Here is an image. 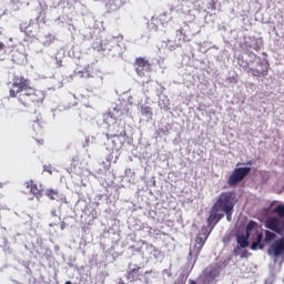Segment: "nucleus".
<instances>
[{"label": "nucleus", "instance_id": "6ab92c4d", "mask_svg": "<svg viewBox=\"0 0 284 284\" xmlns=\"http://www.w3.org/2000/svg\"><path fill=\"white\" fill-rule=\"evenodd\" d=\"M103 121H104V123H106V125H110L111 123H114L115 119L112 113H105L103 115Z\"/></svg>", "mask_w": 284, "mask_h": 284}, {"label": "nucleus", "instance_id": "393cba45", "mask_svg": "<svg viewBox=\"0 0 284 284\" xmlns=\"http://www.w3.org/2000/svg\"><path fill=\"white\" fill-rule=\"evenodd\" d=\"M40 145H43V140L39 141Z\"/></svg>", "mask_w": 284, "mask_h": 284}, {"label": "nucleus", "instance_id": "7ed1b4c3", "mask_svg": "<svg viewBox=\"0 0 284 284\" xmlns=\"http://www.w3.org/2000/svg\"><path fill=\"white\" fill-rule=\"evenodd\" d=\"M133 67L138 77H141L142 79L152 72V63L144 57L135 58Z\"/></svg>", "mask_w": 284, "mask_h": 284}, {"label": "nucleus", "instance_id": "f3484780", "mask_svg": "<svg viewBox=\"0 0 284 284\" xmlns=\"http://www.w3.org/2000/svg\"><path fill=\"white\" fill-rule=\"evenodd\" d=\"M273 214H276V216H278V219H282V221L284 222V204H278L277 206H275V209L273 210Z\"/></svg>", "mask_w": 284, "mask_h": 284}, {"label": "nucleus", "instance_id": "4be33fe9", "mask_svg": "<svg viewBox=\"0 0 284 284\" xmlns=\"http://www.w3.org/2000/svg\"><path fill=\"white\" fill-rule=\"evenodd\" d=\"M256 52H258V50H261V45L255 44V47L253 48Z\"/></svg>", "mask_w": 284, "mask_h": 284}, {"label": "nucleus", "instance_id": "bb28decb", "mask_svg": "<svg viewBox=\"0 0 284 284\" xmlns=\"http://www.w3.org/2000/svg\"><path fill=\"white\" fill-rule=\"evenodd\" d=\"M65 284H72V282L68 281V282H65Z\"/></svg>", "mask_w": 284, "mask_h": 284}, {"label": "nucleus", "instance_id": "9b49d317", "mask_svg": "<svg viewBox=\"0 0 284 284\" xmlns=\"http://www.w3.org/2000/svg\"><path fill=\"white\" fill-rule=\"evenodd\" d=\"M125 129L121 128V124H113L111 129L109 130V133H106V139H114V138H124L125 136Z\"/></svg>", "mask_w": 284, "mask_h": 284}, {"label": "nucleus", "instance_id": "1a4fd4ad", "mask_svg": "<svg viewBox=\"0 0 284 284\" xmlns=\"http://www.w3.org/2000/svg\"><path fill=\"white\" fill-rule=\"evenodd\" d=\"M265 227H267V230H272V232H275L276 234H283L284 222L278 217H268L266 220Z\"/></svg>", "mask_w": 284, "mask_h": 284}, {"label": "nucleus", "instance_id": "aec40b11", "mask_svg": "<svg viewBox=\"0 0 284 284\" xmlns=\"http://www.w3.org/2000/svg\"><path fill=\"white\" fill-rule=\"evenodd\" d=\"M274 239H276V235L272 231H265V237H264L265 243H272Z\"/></svg>", "mask_w": 284, "mask_h": 284}, {"label": "nucleus", "instance_id": "2eb2a0df", "mask_svg": "<svg viewBox=\"0 0 284 284\" xmlns=\"http://www.w3.org/2000/svg\"><path fill=\"white\" fill-rule=\"evenodd\" d=\"M220 274H221V270H219V267H211L206 270L205 281L207 283H212V281H214L215 278H219Z\"/></svg>", "mask_w": 284, "mask_h": 284}, {"label": "nucleus", "instance_id": "0eeeda50", "mask_svg": "<svg viewBox=\"0 0 284 284\" xmlns=\"http://www.w3.org/2000/svg\"><path fill=\"white\" fill-rule=\"evenodd\" d=\"M252 77H267L270 74V62L267 59L257 58V63L255 68H250Z\"/></svg>", "mask_w": 284, "mask_h": 284}, {"label": "nucleus", "instance_id": "423d86ee", "mask_svg": "<svg viewBox=\"0 0 284 284\" xmlns=\"http://www.w3.org/2000/svg\"><path fill=\"white\" fill-rule=\"evenodd\" d=\"M257 223L255 221H250L245 229V235H237L236 243L242 248L250 247V236H252L253 230L256 229Z\"/></svg>", "mask_w": 284, "mask_h": 284}, {"label": "nucleus", "instance_id": "20e7f679", "mask_svg": "<svg viewBox=\"0 0 284 284\" xmlns=\"http://www.w3.org/2000/svg\"><path fill=\"white\" fill-rule=\"evenodd\" d=\"M250 172H252V168L234 169L229 176L227 185H230V187H236V185H239V183H241L245 179V176L250 174Z\"/></svg>", "mask_w": 284, "mask_h": 284}, {"label": "nucleus", "instance_id": "39448f33", "mask_svg": "<svg viewBox=\"0 0 284 284\" xmlns=\"http://www.w3.org/2000/svg\"><path fill=\"white\" fill-rule=\"evenodd\" d=\"M209 237L210 232H207V227H203L195 239V244L193 250L190 251V256H195V258H199V254H201V250H203V245H205Z\"/></svg>", "mask_w": 284, "mask_h": 284}, {"label": "nucleus", "instance_id": "9d476101", "mask_svg": "<svg viewBox=\"0 0 284 284\" xmlns=\"http://www.w3.org/2000/svg\"><path fill=\"white\" fill-rule=\"evenodd\" d=\"M221 211L219 209H214V205L211 207V214L206 220L207 226L211 227V230H214V226L225 216V214L220 213Z\"/></svg>", "mask_w": 284, "mask_h": 284}, {"label": "nucleus", "instance_id": "b1692460", "mask_svg": "<svg viewBox=\"0 0 284 284\" xmlns=\"http://www.w3.org/2000/svg\"><path fill=\"white\" fill-rule=\"evenodd\" d=\"M144 274H145V275L152 274V271H146Z\"/></svg>", "mask_w": 284, "mask_h": 284}, {"label": "nucleus", "instance_id": "6e6552de", "mask_svg": "<svg viewBox=\"0 0 284 284\" xmlns=\"http://www.w3.org/2000/svg\"><path fill=\"white\" fill-rule=\"evenodd\" d=\"M267 254H268V256H275V258L284 256V237L276 240L267 248Z\"/></svg>", "mask_w": 284, "mask_h": 284}, {"label": "nucleus", "instance_id": "412c9836", "mask_svg": "<svg viewBox=\"0 0 284 284\" xmlns=\"http://www.w3.org/2000/svg\"><path fill=\"white\" fill-rule=\"evenodd\" d=\"M227 80L230 83H239V79H236V77H230Z\"/></svg>", "mask_w": 284, "mask_h": 284}, {"label": "nucleus", "instance_id": "4468645a", "mask_svg": "<svg viewBox=\"0 0 284 284\" xmlns=\"http://www.w3.org/2000/svg\"><path fill=\"white\" fill-rule=\"evenodd\" d=\"M265 245L263 244V232L256 230L255 231V242L251 244V250H263Z\"/></svg>", "mask_w": 284, "mask_h": 284}, {"label": "nucleus", "instance_id": "a211bd4d", "mask_svg": "<svg viewBox=\"0 0 284 284\" xmlns=\"http://www.w3.org/2000/svg\"><path fill=\"white\" fill-rule=\"evenodd\" d=\"M141 114L142 116H145L146 119H152V108L142 105L141 106Z\"/></svg>", "mask_w": 284, "mask_h": 284}, {"label": "nucleus", "instance_id": "f8f14e48", "mask_svg": "<svg viewBox=\"0 0 284 284\" xmlns=\"http://www.w3.org/2000/svg\"><path fill=\"white\" fill-rule=\"evenodd\" d=\"M126 281H129V283H136V281H141V266L130 270L126 273Z\"/></svg>", "mask_w": 284, "mask_h": 284}, {"label": "nucleus", "instance_id": "f257e3e1", "mask_svg": "<svg viewBox=\"0 0 284 284\" xmlns=\"http://www.w3.org/2000/svg\"><path fill=\"white\" fill-rule=\"evenodd\" d=\"M9 95L14 99L18 97V101L30 108L32 103H43L45 93L32 85V81L23 75H16L13 78L12 89L9 90Z\"/></svg>", "mask_w": 284, "mask_h": 284}, {"label": "nucleus", "instance_id": "dca6fc26", "mask_svg": "<svg viewBox=\"0 0 284 284\" xmlns=\"http://www.w3.org/2000/svg\"><path fill=\"white\" fill-rule=\"evenodd\" d=\"M45 196H48V199H50V201H58L59 200V191L58 190L48 189L45 191Z\"/></svg>", "mask_w": 284, "mask_h": 284}, {"label": "nucleus", "instance_id": "ddd939ff", "mask_svg": "<svg viewBox=\"0 0 284 284\" xmlns=\"http://www.w3.org/2000/svg\"><path fill=\"white\" fill-rule=\"evenodd\" d=\"M26 185L29 192L33 194V196H36L37 199H41V196H43V190L39 189L34 181L31 180L29 182H26Z\"/></svg>", "mask_w": 284, "mask_h": 284}, {"label": "nucleus", "instance_id": "f03ea898", "mask_svg": "<svg viewBox=\"0 0 284 284\" xmlns=\"http://www.w3.org/2000/svg\"><path fill=\"white\" fill-rule=\"evenodd\" d=\"M239 201L236 200V194L232 191L222 192L216 202L213 204L214 210H220L226 215V221H232V215L234 214V206Z\"/></svg>", "mask_w": 284, "mask_h": 284}, {"label": "nucleus", "instance_id": "cd10ccee", "mask_svg": "<svg viewBox=\"0 0 284 284\" xmlns=\"http://www.w3.org/2000/svg\"><path fill=\"white\" fill-rule=\"evenodd\" d=\"M245 256V253L242 254V258Z\"/></svg>", "mask_w": 284, "mask_h": 284}, {"label": "nucleus", "instance_id": "a878e982", "mask_svg": "<svg viewBox=\"0 0 284 284\" xmlns=\"http://www.w3.org/2000/svg\"><path fill=\"white\" fill-rule=\"evenodd\" d=\"M246 165H252V162H247Z\"/></svg>", "mask_w": 284, "mask_h": 284}, {"label": "nucleus", "instance_id": "5701e85b", "mask_svg": "<svg viewBox=\"0 0 284 284\" xmlns=\"http://www.w3.org/2000/svg\"><path fill=\"white\" fill-rule=\"evenodd\" d=\"M6 48V44L3 42H0V50H3Z\"/></svg>", "mask_w": 284, "mask_h": 284}]
</instances>
